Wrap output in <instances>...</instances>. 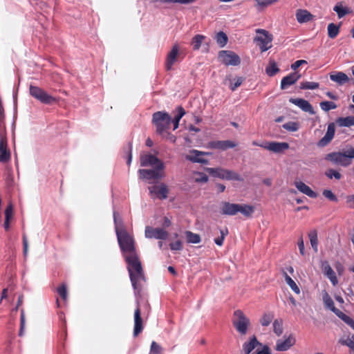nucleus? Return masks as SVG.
I'll list each match as a JSON object with an SVG mask.
<instances>
[{"instance_id": "obj_26", "label": "nucleus", "mask_w": 354, "mask_h": 354, "mask_svg": "<svg viewBox=\"0 0 354 354\" xmlns=\"http://www.w3.org/2000/svg\"><path fill=\"white\" fill-rule=\"evenodd\" d=\"M178 47L177 45H174L170 52L168 53L167 59H166V68L167 71L171 69L172 66L175 63L177 59V56L178 54Z\"/></svg>"}, {"instance_id": "obj_3", "label": "nucleus", "mask_w": 354, "mask_h": 354, "mask_svg": "<svg viewBox=\"0 0 354 354\" xmlns=\"http://www.w3.org/2000/svg\"><path fill=\"white\" fill-rule=\"evenodd\" d=\"M233 315L232 324L236 330L240 335H246L251 326L250 319L241 310H236Z\"/></svg>"}, {"instance_id": "obj_49", "label": "nucleus", "mask_w": 354, "mask_h": 354, "mask_svg": "<svg viewBox=\"0 0 354 354\" xmlns=\"http://www.w3.org/2000/svg\"><path fill=\"white\" fill-rule=\"evenodd\" d=\"M283 128L289 131H296L299 129V125L295 122H288L283 124Z\"/></svg>"}, {"instance_id": "obj_46", "label": "nucleus", "mask_w": 354, "mask_h": 354, "mask_svg": "<svg viewBox=\"0 0 354 354\" xmlns=\"http://www.w3.org/2000/svg\"><path fill=\"white\" fill-rule=\"evenodd\" d=\"M325 175L329 179H333L334 178L336 180H339L342 178L341 174L333 169H329L326 170Z\"/></svg>"}, {"instance_id": "obj_47", "label": "nucleus", "mask_w": 354, "mask_h": 354, "mask_svg": "<svg viewBox=\"0 0 354 354\" xmlns=\"http://www.w3.org/2000/svg\"><path fill=\"white\" fill-rule=\"evenodd\" d=\"M274 315L272 313H266L260 319V323L263 326H268L272 322Z\"/></svg>"}, {"instance_id": "obj_32", "label": "nucleus", "mask_w": 354, "mask_h": 354, "mask_svg": "<svg viewBox=\"0 0 354 354\" xmlns=\"http://www.w3.org/2000/svg\"><path fill=\"white\" fill-rule=\"evenodd\" d=\"M177 111H178V113L175 116L174 119V120L171 119V122L173 123V125H174V128H173L174 130H176L178 127L179 122H180V119L185 114V111L182 106H178Z\"/></svg>"}, {"instance_id": "obj_8", "label": "nucleus", "mask_w": 354, "mask_h": 354, "mask_svg": "<svg viewBox=\"0 0 354 354\" xmlns=\"http://www.w3.org/2000/svg\"><path fill=\"white\" fill-rule=\"evenodd\" d=\"M10 158V152L7 148L6 130L4 120L0 121V162H6Z\"/></svg>"}, {"instance_id": "obj_39", "label": "nucleus", "mask_w": 354, "mask_h": 354, "mask_svg": "<svg viewBox=\"0 0 354 354\" xmlns=\"http://www.w3.org/2000/svg\"><path fill=\"white\" fill-rule=\"evenodd\" d=\"M205 39V37L202 35H195L192 41V45L193 46V49L194 50H197L200 48L201 44Z\"/></svg>"}, {"instance_id": "obj_64", "label": "nucleus", "mask_w": 354, "mask_h": 354, "mask_svg": "<svg viewBox=\"0 0 354 354\" xmlns=\"http://www.w3.org/2000/svg\"><path fill=\"white\" fill-rule=\"evenodd\" d=\"M298 247H299L300 254L304 256L305 254V248H304V240H303L302 237H301L299 239Z\"/></svg>"}, {"instance_id": "obj_42", "label": "nucleus", "mask_w": 354, "mask_h": 354, "mask_svg": "<svg viewBox=\"0 0 354 354\" xmlns=\"http://www.w3.org/2000/svg\"><path fill=\"white\" fill-rule=\"evenodd\" d=\"M216 42L221 47H224L227 42V37L225 33L221 31L216 36Z\"/></svg>"}, {"instance_id": "obj_30", "label": "nucleus", "mask_w": 354, "mask_h": 354, "mask_svg": "<svg viewBox=\"0 0 354 354\" xmlns=\"http://www.w3.org/2000/svg\"><path fill=\"white\" fill-rule=\"evenodd\" d=\"M113 221L116 234L120 232L126 231L124 227L122 219L120 216V214L115 211H113Z\"/></svg>"}, {"instance_id": "obj_4", "label": "nucleus", "mask_w": 354, "mask_h": 354, "mask_svg": "<svg viewBox=\"0 0 354 354\" xmlns=\"http://www.w3.org/2000/svg\"><path fill=\"white\" fill-rule=\"evenodd\" d=\"M152 122L156 127L157 133L162 134L169 129L171 123V118L166 112L157 111L153 114Z\"/></svg>"}, {"instance_id": "obj_35", "label": "nucleus", "mask_w": 354, "mask_h": 354, "mask_svg": "<svg viewBox=\"0 0 354 354\" xmlns=\"http://www.w3.org/2000/svg\"><path fill=\"white\" fill-rule=\"evenodd\" d=\"M283 276L287 284L290 286V288L295 292L296 294L300 293V289L294 281V280L286 273L283 272Z\"/></svg>"}, {"instance_id": "obj_38", "label": "nucleus", "mask_w": 354, "mask_h": 354, "mask_svg": "<svg viewBox=\"0 0 354 354\" xmlns=\"http://www.w3.org/2000/svg\"><path fill=\"white\" fill-rule=\"evenodd\" d=\"M339 32V26L330 23L328 26V37L331 39L335 38Z\"/></svg>"}, {"instance_id": "obj_55", "label": "nucleus", "mask_w": 354, "mask_h": 354, "mask_svg": "<svg viewBox=\"0 0 354 354\" xmlns=\"http://www.w3.org/2000/svg\"><path fill=\"white\" fill-rule=\"evenodd\" d=\"M25 327V315L24 310L21 311V317H20V330H19V336H22L24 333V329Z\"/></svg>"}, {"instance_id": "obj_16", "label": "nucleus", "mask_w": 354, "mask_h": 354, "mask_svg": "<svg viewBox=\"0 0 354 354\" xmlns=\"http://www.w3.org/2000/svg\"><path fill=\"white\" fill-rule=\"evenodd\" d=\"M263 149H266L270 151H272L276 153H279L289 148V145L287 142H265V145L263 146Z\"/></svg>"}, {"instance_id": "obj_21", "label": "nucleus", "mask_w": 354, "mask_h": 354, "mask_svg": "<svg viewBox=\"0 0 354 354\" xmlns=\"http://www.w3.org/2000/svg\"><path fill=\"white\" fill-rule=\"evenodd\" d=\"M321 268L324 274L330 280L333 286H336L338 283V280L335 272L332 269L328 261H322Z\"/></svg>"}, {"instance_id": "obj_22", "label": "nucleus", "mask_w": 354, "mask_h": 354, "mask_svg": "<svg viewBox=\"0 0 354 354\" xmlns=\"http://www.w3.org/2000/svg\"><path fill=\"white\" fill-rule=\"evenodd\" d=\"M289 101L299 107L302 111L308 112L311 115L315 114L314 109L308 101L301 98H290Z\"/></svg>"}, {"instance_id": "obj_5", "label": "nucleus", "mask_w": 354, "mask_h": 354, "mask_svg": "<svg viewBox=\"0 0 354 354\" xmlns=\"http://www.w3.org/2000/svg\"><path fill=\"white\" fill-rule=\"evenodd\" d=\"M206 171L211 176L215 178H218L227 180H237L242 181L243 178L236 172L232 170L225 169L221 167L211 168L207 167L205 169Z\"/></svg>"}, {"instance_id": "obj_40", "label": "nucleus", "mask_w": 354, "mask_h": 354, "mask_svg": "<svg viewBox=\"0 0 354 354\" xmlns=\"http://www.w3.org/2000/svg\"><path fill=\"white\" fill-rule=\"evenodd\" d=\"M339 343L342 345L347 346L352 351L354 352V335L340 339Z\"/></svg>"}, {"instance_id": "obj_7", "label": "nucleus", "mask_w": 354, "mask_h": 354, "mask_svg": "<svg viewBox=\"0 0 354 354\" xmlns=\"http://www.w3.org/2000/svg\"><path fill=\"white\" fill-rule=\"evenodd\" d=\"M140 178L149 183H155L165 176V169H140L138 170Z\"/></svg>"}, {"instance_id": "obj_29", "label": "nucleus", "mask_w": 354, "mask_h": 354, "mask_svg": "<svg viewBox=\"0 0 354 354\" xmlns=\"http://www.w3.org/2000/svg\"><path fill=\"white\" fill-rule=\"evenodd\" d=\"M313 15L306 10H299L296 13V18L299 23H305L311 20Z\"/></svg>"}, {"instance_id": "obj_61", "label": "nucleus", "mask_w": 354, "mask_h": 354, "mask_svg": "<svg viewBox=\"0 0 354 354\" xmlns=\"http://www.w3.org/2000/svg\"><path fill=\"white\" fill-rule=\"evenodd\" d=\"M23 246H24V255L25 257H26L28 254V239L26 237V235L25 234H23Z\"/></svg>"}, {"instance_id": "obj_48", "label": "nucleus", "mask_w": 354, "mask_h": 354, "mask_svg": "<svg viewBox=\"0 0 354 354\" xmlns=\"http://www.w3.org/2000/svg\"><path fill=\"white\" fill-rule=\"evenodd\" d=\"M196 0H154L155 2H160L163 3H180L189 4L196 1Z\"/></svg>"}, {"instance_id": "obj_59", "label": "nucleus", "mask_w": 354, "mask_h": 354, "mask_svg": "<svg viewBox=\"0 0 354 354\" xmlns=\"http://www.w3.org/2000/svg\"><path fill=\"white\" fill-rule=\"evenodd\" d=\"M259 6L266 7L272 3H274L277 0H256Z\"/></svg>"}, {"instance_id": "obj_37", "label": "nucleus", "mask_w": 354, "mask_h": 354, "mask_svg": "<svg viewBox=\"0 0 354 354\" xmlns=\"http://www.w3.org/2000/svg\"><path fill=\"white\" fill-rule=\"evenodd\" d=\"M279 71V68L274 61H270L269 65L266 68V73L270 77L274 76Z\"/></svg>"}, {"instance_id": "obj_17", "label": "nucleus", "mask_w": 354, "mask_h": 354, "mask_svg": "<svg viewBox=\"0 0 354 354\" xmlns=\"http://www.w3.org/2000/svg\"><path fill=\"white\" fill-rule=\"evenodd\" d=\"M209 154L210 153L208 152H203L193 149L190 151L189 153L185 156V158L192 162H198L206 165L208 163V160L205 159L203 156Z\"/></svg>"}, {"instance_id": "obj_6", "label": "nucleus", "mask_w": 354, "mask_h": 354, "mask_svg": "<svg viewBox=\"0 0 354 354\" xmlns=\"http://www.w3.org/2000/svg\"><path fill=\"white\" fill-rule=\"evenodd\" d=\"M257 35L254 38V41L259 46L261 52H266L272 47V35L264 29H257Z\"/></svg>"}, {"instance_id": "obj_33", "label": "nucleus", "mask_w": 354, "mask_h": 354, "mask_svg": "<svg viewBox=\"0 0 354 354\" xmlns=\"http://www.w3.org/2000/svg\"><path fill=\"white\" fill-rule=\"evenodd\" d=\"M239 212L241 213L245 216H250L254 212V207L252 205L245 204H239Z\"/></svg>"}, {"instance_id": "obj_24", "label": "nucleus", "mask_w": 354, "mask_h": 354, "mask_svg": "<svg viewBox=\"0 0 354 354\" xmlns=\"http://www.w3.org/2000/svg\"><path fill=\"white\" fill-rule=\"evenodd\" d=\"M300 77L301 75L297 73H292L283 77L281 82V88L285 89L289 86L294 84Z\"/></svg>"}, {"instance_id": "obj_44", "label": "nucleus", "mask_w": 354, "mask_h": 354, "mask_svg": "<svg viewBox=\"0 0 354 354\" xmlns=\"http://www.w3.org/2000/svg\"><path fill=\"white\" fill-rule=\"evenodd\" d=\"M333 10L337 12L338 18L341 19L349 12V10L346 8L342 7L341 4H337L334 8Z\"/></svg>"}, {"instance_id": "obj_50", "label": "nucleus", "mask_w": 354, "mask_h": 354, "mask_svg": "<svg viewBox=\"0 0 354 354\" xmlns=\"http://www.w3.org/2000/svg\"><path fill=\"white\" fill-rule=\"evenodd\" d=\"M162 351V347L153 341L151 344L150 352L149 354H160Z\"/></svg>"}, {"instance_id": "obj_10", "label": "nucleus", "mask_w": 354, "mask_h": 354, "mask_svg": "<svg viewBox=\"0 0 354 354\" xmlns=\"http://www.w3.org/2000/svg\"><path fill=\"white\" fill-rule=\"evenodd\" d=\"M29 91L31 96L44 104H49L55 101V97L48 95L46 91L38 86L30 85Z\"/></svg>"}, {"instance_id": "obj_14", "label": "nucleus", "mask_w": 354, "mask_h": 354, "mask_svg": "<svg viewBox=\"0 0 354 354\" xmlns=\"http://www.w3.org/2000/svg\"><path fill=\"white\" fill-rule=\"evenodd\" d=\"M145 235L147 239L154 238L156 239L165 240L167 239L168 233L162 228H153L147 226L145 227Z\"/></svg>"}, {"instance_id": "obj_53", "label": "nucleus", "mask_w": 354, "mask_h": 354, "mask_svg": "<svg viewBox=\"0 0 354 354\" xmlns=\"http://www.w3.org/2000/svg\"><path fill=\"white\" fill-rule=\"evenodd\" d=\"M323 196L328 198V200L334 202L337 201V196L333 193V192L330 189H324L323 191Z\"/></svg>"}, {"instance_id": "obj_18", "label": "nucleus", "mask_w": 354, "mask_h": 354, "mask_svg": "<svg viewBox=\"0 0 354 354\" xmlns=\"http://www.w3.org/2000/svg\"><path fill=\"white\" fill-rule=\"evenodd\" d=\"M322 300L326 308L331 310L337 316H344V313L337 309L335 306L334 301L333 299L330 297L329 294L326 291L323 290L322 292Z\"/></svg>"}, {"instance_id": "obj_20", "label": "nucleus", "mask_w": 354, "mask_h": 354, "mask_svg": "<svg viewBox=\"0 0 354 354\" xmlns=\"http://www.w3.org/2000/svg\"><path fill=\"white\" fill-rule=\"evenodd\" d=\"M236 146V143L232 140H214L208 143V147L211 149L226 150L227 149L234 148Z\"/></svg>"}, {"instance_id": "obj_56", "label": "nucleus", "mask_w": 354, "mask_h": 354, "mask_svg": "<svg viewBox=\"0 0 354 354\" xmlns=\"http://www.w3.org/2000/svg\"><path fill=\"white\" fill-rule=\"evenodd\" d=\"M346 206L350 209H354V194L345 197Z\"/></svg>"}, {"instance_id": "obj_12", "label": "nucleus", "mask_w": 354, "mask_h": 354, "mask_svg": "<svg viewBox=\"0 0 354 354\" xmlns=\"http://www.w3.org/2000/svg\"><path fill=\"white\" fill-rule=\"evenodd\" d=\"M218 58L226 66H238L241 63L239 55L230 50H221L219 52Z\"/></svg>"}, {"instance_id": "obj_28", "label": "nucleus", "mask_w": 354, "mask_h": 354, "mask_svg": "<svg viewBox=\"0 0 354 354\" xmlns=\"http://www.w3.org/2000/svg\"><path fill=\"white\" fill-rule=\"evenodd\" d=\"M330 79L339 85H343L349 81L348 75L343 72H337L330 75Z\"/></svg>"}, {"instance_id": "obj_15", "label": "nucleus", "mask_w": 354, "mask_h": 354, "mask_svg": "<svg viewBox=\"0 0 354 354\" xmlns=\"http://www.w3.org/2000/svg\"><path fill=\"white\" fill-rule=\"evenodd\" d=\"M335 133V124L333 122L328 124L326 133L324 136L317 142L319 147H324L327 146L333 139Z\"/></svg>"}, {"instance_id": "obj_31", "label": "nucleus", "mask_w": 354, "mask_h": 354, "mask_svg": "<svg viewBox=\"0 0 354 354\" xmlns=\"http://www.w3.org/2000/svg\"><path fill=\"white\" fill-rule=\"evenodd\" d=\"M310 245L315 252L318 251L317 233L315 230L310 231L308 234Z\"/></svg>"}, {"instance_id": "obj_52", "label": "nucleus", "mask_w": 354, "mask_h": 354, "mask_svg": "<svg viewBox=\"0 0 354 354\" xmlns=\"http://www.w3.org/2000/svg\"><path fill=\"white\" fill-rule=\"evenodd\" d=\"M234 82H232V81L230 80V88L232 91H235L239 86L241 85L243 82V79L241 77H239L234 79Z\"/></svg>"}, {"instance_id": "obj_25", "label": "nucleus", "mask_w": 354, "mask_h": 354, "mask_svg": "<svg viewBox=\"0 0 354 354\" xmlns=\"http://www.w3.org/2000/svg\"><path fill=\"white\" fill-rule=\"evenodd\" d=\"M295 185L300 192L306 194L308 197L312 198H317V194L304 183L301 181H297L295 183Z\"/></svg>"}, {"instance_id": "obj_54", "label": "nucleus", "mask_w": 354, "mask_h": 354, "mask_svg": "<svg viewBox=\"0 0 354 354\" xmlns=\"http://www.w3.org/2000/svg\"><path fill=\"white\" fill-rule=\"evenodd\" d=\"M195 178V182L196 183H205L208 181V176L205 174L198 172Z\"/></svg>"}, {"instance_id": "obj_23", "label": "nucleus", "mask_w": 354, "mask_h": 354, "mask_svg": "<svg viewBox=\"0 0 354 354\" xmlns=\"http://www.w3.org/2000/svg\"><path fill=\"white\" fill-rule=\"evenodd\" d=\"M239 204L222 202L221 213L223 215L234 216L239 212Z\"/></svg>"}, {"instance_id": "obj_62", "label": "nucleus", "mask_w": 354, "mask_h": 354, "mask_svg": "<svg viewBox=\"0 0 354 354\" xmlns=\"http://www.w3.org/2000/svg\"><path fill=\"white\" fill-rule=\"evenodd\" d=\"M344 151L347 160L351 161V160L354 158V148H350Z\"/></svg>"}, {"instance_id": "obj_63", "label": "nucleus", "mask_w": 354, "mask_h": 354, "mask_svg": "<svg viewBox=\"0 0 354 354\" xmlns=\"http://www.w3.org/2000/svg\"><path fill=\"white\" fill-rule=\"evenodd\" d=\"M306 63H307V62L306 60H303V59L297 60L291 65V68L295 71L297 68H298L299 66H301L302 64H306Z\"/></svg>"}, {"instance_id": "obj_58", "label": "nucleus", "mask_w": 354, "mask_h": 354, "mask_svg": "<svg viewBox=\"0 0 354 354\" xmlns=\"http://www.w3.org/2000/svg\"><path fill=\"white\" fill-rule=\"evenodd\" d=\"M171 250H181L183 249L182 242L179 240L169 244Z\"/></svg>"}, {"instance_id": "obj_45", "label": "nucleus", "mask_w": 354, "mask_h": 354, "mask_svg": "<svg viewBox=\"0 0 354 354\" xmlns=\"http://www.w3.org/2000/svg\"><path fill=\"white\" fill-rule=\"evenodd\" d=\"M319 106L321 109L326 112L337 108V105L331 101L321 102Z\"/></svg>"}, {"instance_id": "obj_1", "label": "nucleus", "mask_w": 354, "mask_h": 354, "mask_svg": "<svg viewBox=\"0 0 354 354\" xmlns=\"http://www.w3.org/2000/svg\"><path fill=\"white\" fill-rule=\"evenodd\" d=\"M116 236L119 246L127 263L130 280L136 295L140 291V282L145 281V278L141 262L136 250L135 241L133 236L127 230L118 232Z\"/></svg>"}, {"instance_id": "obj_36", "label": "nucleus", "mask_w": 354, "mask_h": 354, "mask_svg": "<svg viewBox=\"0 0 354 354\" xmlns=\"http://www.w3.org/2000/svg\"><path fill=\"white\" fill-rule=\"evenodd\" d=\"M186 239L189 243H199L201 241V236L198 234L193 233L190 231L185 232Z\"/></svg>"}, {"instance_id": "obj_51", "label": "nucleus", "mask_w": 354, "mask_h": 354, "mask_svg": "<svg viewBox=\"0 0 354 354\" xmlns=\"http://www.w3.org/2000/svg\"><path fill=\"white\" fill-rule=\"evenodd\" d=\"M57 292L58 295L62 298L63 300H66L67 299V290L65 284H62L57 288Z\"/></svg>"}, {"instance_id": "obj_41", "label": "nucleus", "mask_w": 354, "mask_h": 354, "mask_svg": "<svg viewBox=\"0 0 354 354\" xmlns=\"http://www.w3.org/2000/svg\"><path fill=\"white\" fill-rule=\"evenodd\" d=\"M319 84L314 82H303L300 83V88L304 90H314L318 88Z\"/></svg>"}, {"instance_id": "obj_9", "label": "nucleus", "mask_w": 354, "mask_h": 354, "mask_svg": "<svg viewBox=\"0 0 354 354\" xmlns=\"http://www.w3.org/2000/svg\"><path fill=\"white\" fill-rule=\"evenodd\" d=\"M141 167H151L152 169H165V163L151 153H144L140 158Z\"/></svg>"}, {"instance_id": "obj_27", "label": "nucleus", "mask_w": 354, "mask_h": 354, "mask_svg": "<svg viewBox=\"0 0 354 354\" xmlns=\"http://www.w3.org/2000/svg\"><path fill=\"white\" fill-rule=\"evenodd\" d=\"M142 330V320L140 316L139 306H137L134 313V329L133 335L137 336Z\"/></svg>"}, {"instance_id": "obj_43", "label": "nucleus", "mask_w": 354, "mask_h": 354, "mask_svg": "<svg viewBox=\"0 0 354 354\" xmlns=\"http://www.w3.org/2000/svg\"><path fill=\"white\" fill-rule=\"evenodd\" d=\"M273 330L277 335L280 336L283 333V322L281 319H275L273 322Z\"/></svg>"}, {"instance_id": "obj_13", "label": "nucleus", "mask_w": 354, "mask_h": 354, "mask_svg": "<svg viewBox=\"0 0 354 354\" xmlns=\"http://www.w3.org/2000/svg\"><path fill=\"white\" fill-rule=\"evenodd\" d=\"M151 198H157L160 200L166 199L168 196L169 189L164 183L155 185L149 187Z\"/></svg>"}, {"instance_id": "obj_19", "label": "nucleus", "mask_w": 354, "mask_h": 354, "mask_svg": "<svg viewBox=\"0 0 354 354\" xmlns=\"http://www.w3.org/2000/svg\"><path fill=\"white\" fill-rule=\"evenodd\" d=\"M295 344V339L290 335L285 339H278L276 342L275 350L277 351H286Z\"/></svg>"}, {"instance_id": "obj_11", "label": "nucleus", "mask_w": 354, "mask_h": 354, "mask_svg": "<svg viewBox=\"0 0 354 354\" xmlns=\"http://www.w3.org/2000/svg\"><path fill=\"white\" fill-rule=\"evenodd\" d=\"M324 160L334 165H338L342 167H348L351 164V161L347 160L345 151H333L327 153L324 156Z\"/></svg>"}, {"instance_id": "obj_34", "label": "nucleus", "mask_w": 354, "mask_h": 354, "mask_svg": "<svg viewBox=\"0 0 354 354\" xmlns=\"http://www.w3.org/2000/svg\"><path fill=\"white\" fill-rule=\"evenodd\" d=\"M337 123L340 127H348L354 125V117L353 116H348L346 118H339L337 120Z\"/></svg>"}, {"instance_id": "obj_60", "label": "nucleus", "mask_w": 354, "mask_h": 354, "mask_svg": "<svg viewBox=\"0 0 354 354\" xmlns=\"http://www.w3.org/2000/svg\"><path fill=\"white\" fill-rule=\"evenodd\" d=\"M12 206L11 204L7 206L5 210V220H9L11 218L12 216Z\"/></svg>"}, {"instance_id": "obj_2", "label": "nucleus", "mask_w": 354, "mask_h": 354, "mask_svg": "<svg viewBox=\"0 0 354 354\" xmlns=\"http://www.w3.org/2000/svg\"><path fill=\"white\" fill-rule=\"evenodd\" d=\"M242 354H271V352L268 346L262 344L252 335L243 344Z\"/></svg>"}, {"instance_id": "obj_57", "label": "nucleus", "mask_w": 354, "mask_h": 354, "mask_svg": "<svg viewBox=\"0 0 354 354\" xmlns=\"http://www.w3.org/2000/svg\"><path fill=\"white\" fill-rule=\"evenodd\" d=\"M354 329V321L348 315L344 313V316H337Z\"/></svg>"}]
</instances>
